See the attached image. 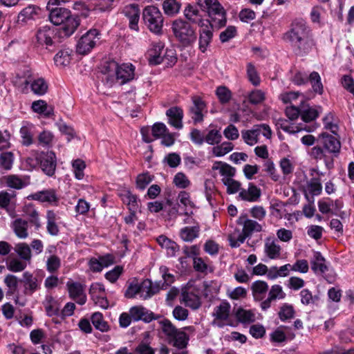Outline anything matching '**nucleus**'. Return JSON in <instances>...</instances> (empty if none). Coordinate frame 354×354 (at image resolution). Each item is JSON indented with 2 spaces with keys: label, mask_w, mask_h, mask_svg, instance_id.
Here are the masks:
<instances>
[{
  "label": "nucleus",
  "mask_w": 354,
  "mask_h": 354,
  "mask_svg": "<svg viewBox=\"0 0 354 354\" xmlns=\"http://www.w3.org/2000/svg\"><path fill=\"white\" fill-rule=\"evenodd\" d=\"M197 4L207 12L208 19H203L198 10L188 5L184 11L185 17L189 21L197 24L198 30V48L205 53L210 45L215 30L225 26L226 12L218 0H197Z\"/></svg>",
  "instance_id": "1"
},
{
  "label": "nucleus",
  "mask_w": 354,
  "mask_h": 354,
  "mask_svg": "<svg viewBox=\"0 0 354 354\" xmlns=\"http://www.w3.org/2000/svg\"><path fill=\"white\" fill-rule=\"evenodd\" d=\"M282 39L292 47L295 55L301 57L307 55L316 46L312 30L301 18L292 21Z\"/></svg>",
  "instance_id": "2"
},
{
  "label": "nucleus",
  "mask_w": 354,
  "mask_h": 354,
  "mask_svg": "<svg viewBox=\"0 0 354 354\" xmlns=\"http://www.w3.org/2000/svg\"><path fill=\"white\" fill-rule=\"evenodd\" d=\"M322 146H315L311 149L310 156L312 158L323 160L327 169L333 167L334 157L339 153L341 144L337 138L328 133H322Z\"/></svg>",
  "instance_id": "3"
},
{
  "label": "nucleus",
  "mask_w": 354,
  "mask_h": 354,
  "mask_svg": "<svg viewBox=\"0 0 354 354\" xmlns=\"http://www.w3.org/2000/svg\"><path fill=\"white\" fill-rule=\"evenodd\" d=\"M48 10L50 21L56 26H61L58 31L62 37L71 36L80 25L78 18L72 15L66 8L56 7Z\"/></svg>",
  "instance_id": "4"
},
{
  "label": "nucleus",
  "mask_w": 354,
  "mask_h": 354,
  "mask_svg": "<svg viewBox=\"0 0 354 354\" xmlns=\"http://www.w3.org/2000/svg\"><path fill=\"white\" fill-rule=\"evenodd\" d=\"M134 71L135 67L131 64L118 65L117 62L111 61L105 64L102 72L106 76L107 83L111 84L116 80L123 84L134 78Z\"/></svg>",
  "instance_id": "5"
},
{
  "label": "nucleus",
  "mask_w": 354,
  "mask_h": 354,
  "mask_svg": "<svg viewBox=\"0 0 354 354\" xmlns=\"http://www.w3.org/2000/svg\"><path fill=\"white\" fill-rule=\"evenodd\" d=\"M237 224L242 225V232L235 230L228 236L230 245L232 248H237L242 244L246 238L251 236L254 232H260L263 226L257 221L249 219L246 215H241L237 220Z\"/></svg>",
  "instance_id": "6"
},
{
  "label": "nucleus",
  "mask_w": 354,
  "mask_h": 354,
  "mask_svg": "<svg viewBox=\"0 0 354 354\" xmlns=\"http://www.w3.org/2000/svg\"><path fill=\"white\" fill-rule=\"evenodd\" d=\"M231 306L229 302L223 301L216 306L213 312L214 319L212 324L218 328H223L225 326L236 327L238 326V321H236L234 317L230 315Z\"/></svg>",
  "instance_id": "7"
},
{
  "label": "nucleus",
  "mask_w": 354,
  "mask_h": 354,
  "mask_svg": "<svg viewBox=\"0 0 354 354\" xmlns=\"http://www.w3.org/2000/svg\"><path fill=\"white\" fill-rule=\"evenodd\" d=\"M142 18L149 30L156 34H160L163 26V17L160 10L153 6H149L142 11Z\"/></svg>",
  "instance_id": "8"
},
{
  "label": "nucleus",
  "mask_w": 354,
  "mask_h": 354,
  "mask_svg": "<svg viewBox=\"0 0 354 354\" xmlns=\"http://www.w3.org/2000/svg\"><path fill=\"white\" fill-rule=\"evenodd\" d=\"M172 30L175 37L184 46L193 43L196 35L191 25L183 20H176L172 24Z\"/></svg>",
  "instance_id": "9"
},
{
  "label": "nucleus",
  "mask_w": 354,
  "mask_h": 354,
  "mask_svg": "<svg viewBox=\"0 0 354 354\" xmlns=\"http://www.w3.org/2000/svg\"><path fill=\"white\" fill-rule=\"evenodd\" d=\"M35 158L44 174L53 176L57 167L55 153L52 151L35 153Z\"/></svg>",
  "instance_id": "10"
},
{
  "label": "nucleus",
  "mask_w": 354,
  "mask_h": 354,
  "mask_svg": "<svg viewBox=\"0 0 354 354\" xmlns=\"http://www.w3.org/2000/svg\"><path fill=\"white\" fill-rule=\"evenodd\" d=\"M99 31L91 29L83 35L78 40L76 45V51L81 55L89 53L99 41Z\"/></svg>",
  "instance_id": "11"
},
{
  "label": "nucleus",
  "mask_w": 354,
  "mask_h": 354,
  "mask_svg": "<svg viewBox=\"0 0 354 354\" xmlns=\"http://www.w3.org/2000/svg\"><path fill=\"white\" fill-rule=\"evenodd\" d=\"M55 35V30L53 28L48 26L39 27L35 33L33 41L35 46L50 50V48L54 44L53 38Z\"/></svg>",
  "instance_id": "12"
},
{
  "label": "nucleus",
  "mask_w": 354,
  "mask_h": 354,
  "mask_svg": "<svg viewBox=\"0 0 354 354\" xmlns=\"http://www.w3.org/2000/svg\"><path fill=\"white\" fill-rule=\"evenodd\" d=\"M165 44L162 41L154 42L147 53L148 61L151 65H158L164 62Z\"/></svg>",
  "instance_id": "13"
},
{
  "label": "nucleus",
  "mask_w": 354,
  "mask_h": 354,
  "mask_svg": "<svg viewBox=\"0 0 354 354\" xmlns=\"http://www.w3.org/2000/svg\"><path fill=\"white\" fill-rule=\"evenodd\" d=\"M281 247L274 237L268 236L264 241V253L270 259H279L281 255Z\"/></svg>",
  "instance_id": "14"
},
{
  "label": "nucleus",
  "mask_w": 354,
  "mask_h": 354,
  "mask_svg": "<svg viewBox=\"0 0 354 354\" xmlns=\"http://www.w3.org/2000/svg\"><path fill=\"white\" fill-rule=\"evenodd\" d=\"M123 13L129 20V26L131 30H139L140 9L138 5L130 4L124 7Z\"/></svg>",
  "instance_id": "15"
},
{
  "label": "nucleus",
  "mask_w": 354,
  "mask_h": 354,
  "mask_svg": "<svg viewBox=\"0 0 354 354\" xmlns=\"http://www.w3.org/2000/svg\"><path fill=\"white\" fill-rule=\"evenodd\" d=\"M69 296L77 304L83 305L86 301V297L84 294L83 286L77 282H67Z\"/></svg>",
  "instance_id": "16"
},
{
  "label": "nucleus",
  "mask_w": 354,
  "mask_h": 354,
  "mask_svg": "<svg viewBox=\"0 0 354 354\" xmlns=\"http://www.w3.org/2000/svg\"><path fill=\"white\" fill-rule=\"evenodd\" d=\"M261 195V189L253 183H249L248 188L241 189L239 192V198L245 201L257 202L259 200Z\"/></svg>",
  "instance_id": "17"
},
{
  "label": "nucleus",
  "mask_w": 354,
  "mask_h": 354,
  "mask_svg": "<svg viewBox=\"0 0 354 354\" xmlns=\"http://www.w3.org/2000/svg\"><path fill=\"white\" fill-rule=\"evenodd\" d=\"M169 123L177 129L183 128V111L180 107L173 106L166 111Z\"/></svg>",
  "instance_id": "18"
},
{
  "label": "nucleus",
  "mask_w": 354,
  "mask_h": 354,
  "mask_svg": "<svg viewBox=\"0 0 354 354\" xmlns=\"http://www.w3.org/2000/svg\"><path fill=\"white\" fill-rule=\"evenodd\" d=\"M212 169L218 171L219 174L223 177L221 181L225 182V179L232 178L236 173V169L231 165L221 162H215L212 166Z\"/></svg>",
  "instance_id": "19"
},
{
  "label": "nucleus",
  "mask_w": 354,
  "mask_h": 354,
  "mask_svg": "<svg viewBox=\"0 0 354 354\" xmlns=\"http://www.w3.org/2000/svg\"><path fill=\"white\" fill-rule=\"evenodd\" d=\"M21 281L24 283V292L26 295H32L40 288L39 281L29 272H24Z\"/></svg>",
  "instance_id": "20"
},
{
  "label": "nucleus",
  "mask_w": 354,
  "mask_h": 354,
  "mask_svg": "<svg viewBox=\"0 0 354 354\" xmlns=\"http://www.w3.org/2000/svg\"><path fill=\"white\" fill-rule=\"evenodd\" d=\"M325 259L319 252H314L313 257L310 260L312 270L316 274H323L328 270V266L325 263Z\"/></svg>",
  "instance_id": "21"
},
{
  "label": "nucleus",
  "mask_w": 354,
  "mask_h": 354,
  "mask_svg": "<svg viewBox=\"0 0 354 354\" xmlns=\"http://www.w3.org/2000/svg\"><path fill=\"white\" fill-rule=\"evenodd\" d=\"M30 198L35 201H38L42 203H53L58 201V197L56 194L55 189H50L37 192L32 194Z\"/></svg>",
  "instance_id": "22"
},
{
  "label": "nucleus",
  "mask_w": 354,
  "mask_h": 354,
  "mask_svg": "<svg viewBox=\"0 0 354 354\" xmlns=\"http://www.w3.org/2000/svg\"><path fill=\"white\" fill-rule=\"evenodd\" d=\"M193 106L191 107L190 111L192 113V119L194 122H199L203 120V111L205 108V104L198 96L192 97Z\"/></svg>",
  "instance_id": "23"
},
{
  "label": "nucleus",
  "mask_w": 354,
  "mask_h": 354,
  "mask_svg": "<svg viewBox=\"0 0 354 354\" xmlns=\"http://www.w3.org/2000/svg\"><path fill=\"white\" fill-rule=\"evenodd\" d=\"M58 219L59 217L54 211L48 210L46 212V230L51 236H55L59 233V227L57 223Z\"/></svg>",
  "instance_id": "24"
},
{
  "label": "nucleus",
  "mask_w": 354,
  "mask_h": 354,
  "mask_svg": "<svg viewBox=\"0 0 354 354\" xmlns=\"http://www.w3.org/2000/svg\"><path fill=\"white\" fill-rule=\"evenodd\" d=\"M251 290L254 299L261 301L264 299L268 290V284L265 281H255L251 285Z\"/></svg>",
  "instance_id": "25"
},
{
  "label": "nucleus",
  "mask_w": 354,
  "mask_h": 354,
  "mask_svg": "<svg viewBox=\"0 0 354 354\" xmlns=\"http://www.w3.org/2000/svg\"><path fill=\"white\" fill-rule=\"evenodd\" d=\"M120 197L122 202L127 205L129 212H136L139 208L140 201L129 190L123 191L120 194Z\"/></svg>",
  "instance_id": "26"
},
{
  "label": "nucleus",
  "mask_w": 354,
  "mask_h": 354,
  "mask_svg": "<svg viewBox=\"0 0 354 354\" xmlns=\"http://www.w3.org/2000/svg\"><path fill=\"white\" fill-rule=\"evenodd\" d=\"M35 127L32 124L24 122L20 129L19 133L22 139L21 143L24 146H30L33 143V129Z\"/></svg>",
  "instance_id": "27"
},
{
  "label": "nucleus",
  "mask_w": 354,
  "mask_h": 354,
  "mask_svg": "<svg viewBox=\"0 0 354 354\" xmlns=\"http://www.w3.org/2000/svg\"><path fill=\"white\" fill-rule=\"evenodd\" d=\"M129 313L134 321L143 320L145 322H149L153 319V313L142 306L131 308Z\"/></svg>",
  "instance_id": "28"
},
{
  "label": "nucleus",
  "mask_w": 354,
  "mask_h": 354,
  "mask_svg": "<svg viewBox=\"0 0 354 354\" xmlns=\"http://www.w3.org/2000/svg\"><path fill=\"white\" fill-rule=\"evenodd\" d=\"M200 225L196 223L193 226H187L180 230V237L185 242H192L198 237Z\"/></svg>",
  "instance_id": "29"
},
{
  "label": "nucleus",
  "mask_w": 354,
  "mask_h": 354,
  "mask_svg": "<svg viewBox=\"0 0 354 354\" xmlns=\"http://www.w3.org/2000/svg\"><path fill=\"white\" fill-rule=\"evenodd\" d=\"M235 320L238 321V325L241 323L248 325L253 323L256 319L255 313L252 310H245L239 308L235 313Z\"/></svg>",
  "instance_id": "30"
},
{
  "label": "nucleus",
  "mask_w": 354,
  "mask_h": 354,
  "mask_svg": "<svg viewBox=\"0 0 354 354\" xmlns=\"http://www.w3.org/2000/svg\"><path fill=\"white\" fill-rule=\"evenodd\" d=\"M167 341L170 345L183 349L187 346L189 337L186 333H167Z\"/></svg>",
  "instance_id": "31"
},
{
  "label": "nucleus",
  "mask_w": 354,
  "mask_h": 354,
  "mask_svg": "<svg viewBox=\"0 0 354 354\" xmlns=\"http://www.w3.org/2000/svg\"><path fill=\"white\" fill-rule=\"evenodd\" d=\"M28 222L22 218L15 219L11 225L15 234L20 239H26L28 236Z\"/></svg>",
  "instance_id": "32"
},
{
  "label": "nucleus",
  "mask_w": 354,
  "mask_h": 354,
  "mask_svg": "<svg viewBox=\"0 0 354 354\" xmlns=\"http://www.w3.org/2000/svg\"><path fill=\"white\" fill-rule=\"evenodd\" d=\"M31 108L35 113L42 114L46 117H50L53 115L54 109L51 106L42 100L34 101L32 103Z\"/></svg>",
  "instance_id": "33"
},
{
  "label": "nucleus",
  "mask_w": 354,
  "mask_h": 354,
  "mask_svg": "<svg viewBox=\"0 0 354 354\" xmlns=\"http://www.w3.org/2000/svg\"><path fill=\"white\" fill-rule=\"evenodd\" d=\"M24 213L28 218L29 222L35 226V230H39L41 227L39 214L32 205H26L24 208Z\"/></svg>",
  "instance_id": "34"
},
{
  "label": "nucleus",
  "mask_w": 354,
  "mask_h": 354,
  "mask_svg": "<svg viewBox=\"0 0 354 354\" xmlns=\"http://www.w3.org/2000/svg\"><path fill=\"white\" fill-rule=\"evenodd\" d=\"M6 185L10 188L21 189L26 186V183L17 175L10 174L3 177Z\"/></svg>",
  "instance_id": "35"
},
{
  "label": "nucleus",
  "mask_w": 354,
  "mask_h": 354,
  "mask_svg": "<svg viewBox=\"0 0 354 354\" xmlns=\"http://www.w3.org/2000/svg\"><path fill=\"white\" fill-rule=\"evenodd\" d=\"M37 15V8L34 6H28L24 8L18 15L17 23L25 24L29 20L33 19Z\"/></svg>",
  "instance_id": "36"
},
{
  "label": "nucleus",
  "mask_w": 354,
  "mask_h": 354,
  "mask_svg": "<svg viewBox=\"0 0 354 354\" xmlns=\"http://www.w3.org/2000/svg\"><path fill=\"white\" fill-rule=\"evenodd\" d=\"M73 50L69 48L60 50L55 56L54 61L57 66H65L69 64L71 60Z\"/></svg>",
  "instance_id": "37"
},
{
  "label": "nucleus",
  "mask_w": 354,
  "mask_h": 354,
  "mask_svg": "<svg viewBox=\"0 0 354 354\" xmlns=\"http://www.w3.org/2000/svg\"><path fill=\"white\" fill-rule=\"evenodd\" d=\"M300 115L304 122H309L316 119L318 116V111L315 108L310 107L308 104L302 103L301 104Z\"/></svg>",
  "instance_id": "38"
},
{
  "label": "nucleus",
  "mask_w": 354,
  "mask_h": 354,
  "mask_svg": "<svg viewBox=\"0 0 354 354\" xmlns=\"http://www.w3.org/2000/svg\"><path fill=\"white\" fill-rule=\"evenodd\" d=\"M91 320L96 330H98L101 332H106L109 330V325L107 322L104 319L102 313L99 312L94 313L91 317Z\"/></svg>",
  "instance_id": "39"
},
{
  "label": "nucleus",
  "mask_w": 354,
  "mask_h": 354,
  "mask_svg": "<svg viewBox=\"0 0 354 354\" xmlns=\"http://www.w3.org/2000/svg\"><path fill=\"white\" fill-rule=\"evenodd\" d=\"M30 88L35 94L42 95L47 92L48 84L44 78L39 77L31 82Z\"/></svg>",
  "instance_id": "40"
},
{
  "label": "nucleus",
  "mask_w": 354,
  "mask_h": 354,
  "mask_svg": "<svg viewBox=\"0 0 354 354\" xmlns=\"http://www.w3.org/2000/svg\"><path fill=\"white\" fill-rule=\"evenodd\" d=\"M15 160L14 153L12 151H3L0 153V168L4 170H10Z\"/></svg>",
  "instance_id": "41"
},
{
  "label": "nucleus",
  "mask_w": 354,
  "mask_h": 354,
  "mask_svg": "<svg viewBox=\"0 0 354 354\" xmlns=\"http://www.w3.org/2000/svg\"><path fill=\"white\" fill-rule=\"evenodd\" d=\"M165 13L168 16H174L178 13L180 4L176 0H165L162 3Z\"/></svg>",
  "instance_id": "42"
},
{
  "label": "nucleus",
  "mask_w": 354,
  "mask_h": 354,
  "mask_svg": "<svg viewBox=\"0 0 354 354\" xmlns=\"http://www.w3.org/2000/svg\"><path fill=\"white\" fill-rule=\"evenodd\" d=\"M310 82L313 91L319 94H322L324 91L323 84L321 81V77L317 72L313 71L308 75Z\"/></svg>",
  "instance_id": "43"
},
{
  "label": "nucleus",
  "mask_w": 354,
  "mask_h": 354,
  "mask_svg": "<svg viewBox=\"0 0 354 354\" xmlns=\"http://www.w3.org/2000/svg\"><path fill=\"white\" fill-rule=\"evenodd\" d=\"M183 298L186 306L193 309H197L201 306L200 298L193 292H184L183 293Z\"/></svg>",
  "instance_id": "44"
},
{
  "label": "nucleus",
  "mask_w": 354,
  "mask_h": 354,
  "mask_svg": "<svg viewBox=\"0 0 354 354\" xmlns=\"http://www.w3.org/2000/svg\"><path fill=\"white\" fill-rule=\"evenodd\" d=\"M295 161L293 158L284 157L280 160L279 167L284 176L292 174L295 169Z\"/></svg>",
  "instance_id": "45"
},
{
  "label": "nucleus",
  "mask_w": 354,
  "mask_h": 354,
  "mask_svg": "<svg viewBox=\"0 0 354 354\" xmlns=\"http://www.w3.org/2000/svg\"><path fill=\"white\" fill-rule=\"evenodd\" d=\"M247 77L251 84L255 86H259L261 82L259 75L254 66L251 62L247 64L246 66Z\"/></svg>",
  "instance_id": "46"
},
{
  "label": "nucleus",
  "mask_w": 354,
  "mask_h": 354,
  "mask_svg": "<svg viewBox=\"0 0 354 354\" xmlns=\"http://www.w3.org/2000/svg\"><path fill=\"white\" fill-rule=\"evenodd\" d=\"M306 188L309 194L313 196H317L322 193V185L319 178H312L307 182Z\"/></svg>",
  "instance_id": "47"
},
{
  "label": "nucleus",
  "mask_w": 354,
  "mask_h": 354,
  "mask_svg": "<svg viewBox=\"0 0 354 354\" xmlns=\"http://www.w3.org/2000/svg\"><path fill=\"white\" fill-rule=\"evenodd\" d=\"M257 131H261V129H253L252 128L249 130H244L241 131V136L244 142L249 145H254L257 143L259 138L257 136Z\"/></svg>",
  "instance_id": "48"
},
{
  "label": "nucleus",
  "mask_w": 354,
  "mask_h": 354,
  "mask_svg": "<svg viewBox=\"0 0 354 354\" xmlns=\"http://www.w3.org/2000/svg\"><path fill=\"white\" fill-rule=\"evenodd\" d=\"M46 267L48 272L54 273L57 272L61 267V259L57 255L47 257L46 261Z\"/></svg>",
  "instance_id": "49"
},
{
  "label": "nucleus",
  "mask_w": 354,
  "mask_h": 354,
  "mask_svg": "<svg viewBox=\"0 0 354 354\" xmlns=\"http://www.w3.org/2000/svg\"><path fill=\"white\" fill-rule=\"evenodd\" d=\"M234 148L232 142H224L220 145L214 147L212 149V153L216 157L223 156L224 155L230 152Z\"/></svg>",
  "instance_id": "50"
},
{
  "label": "nucleus",
  "mask_w": 354,
  "mask_h": 354,
  "mask_svg": "<svg viewBox=\"0 0 354 354\" xmlns=\"http://www.w3.org/2000/svg\"><path fill=\"white\" fill-rule=\"evenodd\" d=\"M295 313V312L293 306L291 304L286 303L283 304L280 307L278 315L280 319L284 321L292 318Z\"/></svg>",
  "instance_id": "51"
},
{
  "label": "nucleus",
  "mask_w": 354,
  "mask_h": 354,
  "mask_svg": "<svg viewBox=\"0 0 354 354\" xmlns=\"http://www.w3.org/2000/svg\"><path fill=\"white\" fill-rule=\"evenodd\" d=\"M222 140V135L218 129H211L205 136V142L210 145H218Z\"/></svg>",
  "instance_id": "52"
},
{
  "label": "nucleus",
  "mask_w": 354,
  "mask_h": 354,
  "mask_svg": "<svg viewBox=\"0 0 354 354\" xmlns=\"http://www.w3.org/2000/svg\"><path fill=\"white\" fill-rule=\"evenodd\" d=\"M15 250L18 255L24 260L30 261L31 259V250L30 246L26 243H18L15 246Z\"/></svg>",
  "instance_id": "53"
},
{
  "label": "nucleus",
  "mask_w": 354,
  "mask_h": 354,
  "mask_svg": "<svg viewBox=\"0 0 354 354\" xmlns=\"http://www.w3.org/2000/svg\"><path fill=\"white\" fill-rule=\"evenodd\" d=\"M236 34V27L234 26H228L224 30L220 32L219 39L222 43H225L234 38Z\"/></svg>",
  "instance_id": "54"
},
{
  "label": "nucleus",
  "mask_w": 354,
  "mask_h": 354,
  "mask_svg": "<svg viewBox=\"0 0 354 354\" xmlns=\"http://www.w3.org/2000/svg\"><path fill=\"white\" fill-rule=\"evenodd\" d=\"M268 297L273 301L277 299H283L286 297V293L280 285L275 284L271 286L268 292Z\"/></svg>",
  "instance_id": "55"
},
{
  "label": "nucleus",
  "mask_w": 354,
  "mask_h": 354,
  "mask_svg": "<svg viewBox=\"0 0 354 354\" xmlns=\"http://www.w3.org/2000/svg\"><path fill=\"white\" fill-rule=\"evenodd\" d=\"M18 282L19 281L16 276L13 274H8L6 276L4 283L8 288V294L12 295L17 291Z\"/></svg>",
  "instance_id": "56"
},
{
  "label": "nucleus",
  "mask_w": 354,
  "mask_h": 354,
  "mask_svg": "<svg viewBox=\"0 0 354 354\" xmlns=\"http://www.w3.org/2000/svg\"><path fill=\"white\" fill-rule=\"evenodd\" d=\"M248 99L252 104H259L265 100L266 95L261 90L257 89L249 93Z\"/></svg>",
  "instance_id": "57"
},
{
  "label": "nucleus",
  "mask_w": 354,
  "mask_h": 354,
  "mask_svg": "<svg viewBox=\"0 0 354 354\" xmlns=\"http://www.w3.org/2000/svg\"><path fill=\"white\" fill-rule=\"evenodd\" d=\"M173 183L178 188L185 189L189 186L190 181L185 174L178 172L174 176Z\"/></svg>",
  "instance_id": "58"
},
{
  "label": "nucleus",
  "mask_w": 354,
  "mask_h": 354,
  "mask_svg": "<svg viewBox=\"0 0 354 354\" xmlns=\"http://www.w3.org/2000/svg\"><path fill=\"white\" fill-rule=\"evenodd\" d=\"M168 268L166 266H161L160 268V272L162 274V284L164 285V288L167 289L175 280L174 274L168 272Z\"/></svg>",
  "instance_id": "59"
},
{
  "label": "nucleus",
  "mask_w": 354,
  "mask_h": 354,
  "mask_svg": "<svg viewBox=\"0 0 354 354\" xmlns=\"http://www.w3.org/2000/svg\"><path fill=\"white\" fill-rule=\"evenodd\" d=\"M89 294L92 300L104 296L106 295L104 286L100 283H92L89 289Z\"/></svg>",
  "instance_id": "60"
},
{
  "label": "nucleus",
  "mask_w": 354,
  "mask_h": 354,
  "mask_svg": "<svg viewBox=\"0 0 354 354\" xmlns=\"http://www.w3.org/2000/svg\"><path fill=\"white\" fill-rule=\"evenodd\" d=\"M153 176L149 173L139 174L136 178V186L140 189H145L146 187L153 180Z\"/></svg>",
  "instance_id": "61"
},
{
  "label": "nucleus",
  "mask_w": 354,
  "mask_h": 354,
  "mask_svg": "<svg viewBox=\"0 0 354 354\" xmlns=\"http://www.w3.org/2000/svg\"><path fill=\"white\" fill-rule=\"evenodd\" d=\"M216 95L222 104L227 103L231 97V91L225 86H218L216 91Z\"/></svg>",
  "instance_id": "62"
},
{
  "label": "nucleus",
  "mask_w": 354,
  "mask_h": 354,
  "mask_svg": "<svg viewBox=\"0 0 354 354\" xmlns=\"http://www.w3.org/2000/svg\"><path fill=\"white\" fill-rule=\"evenodd\" d=\"M72 166L75 178L82 180L84 178V170L86 167L84 162L80 159H77L73 162Z\"/></svg>",
  "instance_id": "63"
},
{
  "label": "nucleus",
  "mask_w": 354,
  "mask_h": 354,
  "mask_svg": "<svg viewBox=\"0 0 354 354\" xmlns=\"http://www.w3.org/2000/svg\"><path fill=\"white\" fill-rule=\"evenodd\" d=\"M53 135L49 131H43L38 136V142L43 147H49L52 145L53 140Z\"/></svg>",
  "instance_id": "64"
}]
</instances>
